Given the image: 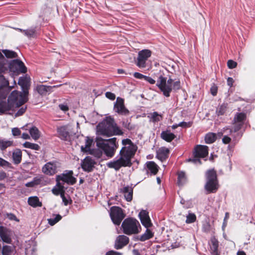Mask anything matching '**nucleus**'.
Instances as JSON below:
<instances>
[{"label":"nucleus","instance_id":"obj_1","mask_svg":"<svg viewBox=\"0 0 255 255\" xmlns=\"http://www.w3.org/2000/svg\"><path fill=\"white\" fill-rule=\"evenodd\" d=\"M123 147L120 151V157L107 163L109 168L119 170L122 167H130L132 165L131 158L137 150V146L128 138L122 140Z\"/></svg>","mask_w":255,"mask_h":255},{"label":"nucleus","instance_id":"obj_2","mask_svg":"<svg viewBox=\"0 0 255 255\" xmlns=\"http://www.w3.org/2000/svg\"><path fill=\"white\" fill-rule=\"evenodd\" d=\"M97 132L99 134L111 136L113 135H122L123 132L117 126L114 119L107 117L97 127Z\"/></svg>","mask_w":255,"mask_h":255},{"label":"nucleus","instance_id":"obj_3","mask_svg":"<svg viewBox=\"0 0 255 255\" xmlns=\"http://www.w3.org/2000/svg\"><path fill=\"white\" fill-rule=\"evenodd\" d=\"M156 86L166 97L170 96V93L172 90H179L181 87L179 81H174L171 78L167 80V78L162 75L158 77Z\"/></svg>","mask_w":255,"mask_h":255},{"label":"nucleus","instance_id":"obj_4","mask_svg":"<svg viewBox=\"0 0 255 255\" xmlns=\"http://www.w3.org/2000/svg\"><path fill=\"white\" fill-rule=\"evenodd\" d=\"M97 146L102 149L104 153L109 157H112L115 153L118 146L116 143V138L114 137L104 140L101 137L96 138Z\"/></svg>","mask_w":255,"mask_h":255},{"label":"nucleus","instance_id":"obj_5","mask_svg":"<svg viewBox=\"0 0 255 255\" xmlns=\"http://www.w3.org/2000/svg\"><path fill=\"white\" fill-rule=\"evenodd\" d=\"M122 227L123 232L128 235L138 234L141 230L138 221L132 218L126 219L122 223Z\"/></svg>","mask_w":255,"mask_h":255},{"label":"nucleus","instance_id":"obj_6","mask_svg":"<svg viewBox=\"0 0 255 255\" xmlns=\"http://www.w3.org/2000/svg\"><path fill=\"white\" fill-rule=\"evenodd\" d=\"M207 182L205 186V189L209 192H215L218 188L216 172L210 169L206 173Z\"/></svg>","mask_w":255,"mask_h":255},{"label":"nucleus","instance_id":"obj_7","mask_svg":"<svg viewBox=\"0 0 255 255\" xmlns=\"http://www.w3.org/2000/svg\"><path fill=\"white\" fill-rule=\"evenodd\" d=\"M246 119V114L241 113L236 115L234 120V126L232 129L224 128L223 131L218 132L219 136H222L224 133L231 134L233 131L236 132L239 131L243 125Z\"/></svg>","mask_w":255,"mask_h":255},{"label":"nucleus","instance_id":"obj_8","mask_svg":"<svg viewBox=\"0 0 255 255\" xmlns=\"http://www.w3.org/2000/svg\"><path fill=\"white\" fill-rule=\"evenodd\" d=\"M26 101V93L22 94L17 91H13L8 99V102L12 104L14 108H17Z\"/></svg>","mask_w":255,"mask_h":255},{"label":"nucleus","instance_id":"obj_9","mask_svg":"<svg viewBox=\"0 0 255 255\" xmlns=\"http://www.w3.org/2000/svg\"><path fill=\"white\" fill-rule=\"evenodd\" d=\"M194 157L188 159L195 164H201L199 158H204L208 154V147L206 145H198L195 148Z\"/></svg>","mask_w":255,"mask_h":255},{"label":"nucleus","instance_id":"obj_10","mask_svg":"<svg viewBox=\"0 0 255 255\" xmlns=\"http://www.w3.org/2000/svg\"><path fill=\"white\" fill-rule=\"evenodd\" d=\"M110 217L113 223L119 225L125 217L122 209L116 206H113L110 210Z\"/></svg>","mask_w":255,"mask_h":255},{"label":"nucleus","instance_id":"obj_11","mask_svg":"<svg viewBox=\"0 0 255 255\" xmlns=\"http://www.w3.org/2000/svg\"><path fill=\"white\" fill-rule=\"evenodd\" d=\"M151 52L149 50L144 49L140 51L138 53L136 65L140 68H145L146 66V61L151 56Z\"/></svg>","mask_w":255,"mask_h":255},{"label":"nucleus","instance_id":"obj_12","mask_svg":"<svg viewBox=\"0 0 255 255\" xmlns=\"http://www.w3.org/2000/svg\"><path fill=\"white\" fill-rule=\"evenodd\" d=\"M9 68L11 71L17 73H25L27 71V69L24 63L18 59L11 61L9 65Z\"/></svg>","mask_w":255,"mask_h":255},{"label":"nucleus","instance_id":"obj_13","mask_svg":"<svg viewBox=\"0 0 255 255\" xmlns=\"http://www.w3.org/2000/svg\"><path fill=\"white\" fill-rule=\"evenodd\" d=\"M62 181L67 184L73 185L76 182V179L73 176V171H69L66 173L59 175L56 177V181Z\"/></svg>","mask_w":255,"mask_h":255},{"label":"nucleus","instance_id":"obj_14","mask_svg":"<svg viewBox=\"0 0 255 255\" xmlns=\"http://www.w3.org/2000/svg\"><path fill=\"white\" fill-rule=\"evenodd\" d=\"M71 127L69 125L64 126L57 128L59 137L62 140H68L72 134Z\"/></svg>","mask_w":255,"mask_h":255},{"label":"nucleus","instance_id":"obj_15","mask_svg":"<svg viewBox=\"0 0 255 255\" xmlns=\"http://www.w3.org/2000/svg\"><path fill=\"white\" fill-rule=\"evenodd\" d=\"M114 110L118 114L123 115H128L129 114L128 110L125 107L123 99L120 98H118L117 99L114 105Z\"/></svg>","mask_w":255,"mask_h":255},{"label":"nucleus","instance_id":"obj_16","mask_svg":"<svg viewBox=\"0 0 255 255\" xmlns=\"http://www.w3.org/2000/svg\"><path fill=\"white\" fill-rule=\"evenodd\" d=\"M57 165L56 163L49 162L47 163L42 167V172L49 175H52L57 172Z\"/></svg>","mask_w":255,"mask_h":255},{"label":"nucleus","instance_id":"obj_17","mask_svg":"<svg viewBox=\"0 0 255 255\" xmlns=\"http://www.w3.org/2000/svg\"><path fill=\"white\" fill-rule=\"evenodd\" d=\"M95 164V162L94 159L88 156L82 161L81 166L84 171L90 172L93 170Z\"/></svg>","mask_w":255,"mask_h":255},{"label":"nucleus","instance_id":"obj_18","mask_svg":"<svg viewBox=\"0 0 255 255\" xmlns=\"http://www.w3.org/2000/svg\"><path fill=\"white\" fill-rule=\"evenodd\" d=\"M128 242L129 239L128 237L125 235H119L115 241V248L117 250L121 249L126 246Z\"/></svg>","mask_w":255,"mask_h":255},{"label":"nucleus","instance_id":"obj_19","mask_svg":"<svg viewBox=\"0 0 255 255\" xmlns=\"http://www.w3.org/2000/svg\"><path fill=\"white\" fill-rule=\"evenodd\" d=\"M139 216L142 224L145 228H148L151 226V223L148 216V213L146 211H141L139 213Z\"/></svg>","mask_w":255,"mask_h":255},{"label":"nucleus","instance_id":"obj_20","mask_svg":"<svg viewBox=\"0 0 255 255\" xmlns=\"http://www.w3.org/2000/svg\"><path fill=\"white\" fill-rule=\"evenodd\" d=\"M169 150L167 148L162 147L157 151L156 156L161 161L165 160L169 154Z\"/></svg>","mask_w":255,"mask_h":255},{"label":"nucleus","instance_id":"obj_21","mask_svg":"<svg viewBox=\"0 0 255 255\" xmlns=\"http://www.w3.org/2000/svg\"><path fill=\"white\" fill-rule=\"evenodd\" d=\"M161 137L166 141L170 142L176 137V136L169 130H166L161 133Z\"/></svg>","mask_w":255,"mask_h":255},{"label":"nucleus","instance_id":"obj_22","mask_svg":"<svg viewBox=\"0 0 255 255\" xmlns=\"http://www.w3.org/2000/svg\"><path fill=\"white\" fill-rule=\"evenodd\" d=\"M12 109H13V107L10 102L8 101L7 103L5 101L0 102V113H3Z\"/></svg>","mask_w":255,"mask_h":255},{"label":"nucleus","instance_id":"obj_23","mask_svg":"<svg viewBox=\"0 0 255 255\" xmlns=\"http://www.w3.org/2000/svg\"><path fill=\"white\" fill-rule=\"evenodd\" d=\"M52 192L56 195L60 194L61 196L65 192L63 185L59 181H57L56 186L52 189Z\"/></svg>","mask_w":255,"mask_h":255},{"label":"nucleus","instance_id":"obj_24","mask_svg":"<svg viewBox=\"0 0 255 255\" xmlns=\"http://www.w3.org/2000/svg\"><path fill=\"white\" fill-rule=\"evenodd\" d=\"M146 166L148 170L154 175H155L158 171V165L153 161L147 162Z\"/></svg>","mask_w":255,"mask_h":255},{"label":"nucleus","instance_id":"obj_25","mask_svg":"<svg viewBox=\"0 0 255 255\" xmlns=\"http://www.w3.org/2000/svg\"><path fill=\"white\" fill-rule=\"evenodd\" d=\"M30 78L29 77L24 76L19 79L18 84L23 89L30 86Z\"/></svg>","mask_w":255,"mask_h":255},{"label":"nucleus","instance_id":"obj_26","mask_svg":"<svg viewBox=\"0 0 255 255\" xmlns=\"http://www.w3.org/2000/svg\"><path fill=\"white\" fill-rule=\"evenodd\" d=\"M148 118L150 119V121L153 123L158 122L162 120V116L159 114L157 112H154L148 115Z\"/></svg>","mask_w":255,"mask_h":255},{"label":"nucleus","instance_id":"obj_27","mask_svg":"<svg viewBox=\"0 0 255 255\" xmlns=\"http://www.w3.org/2000/svg\"><path fill=\"white\" fill-rule=\"evenodd\" d=\"M0 237H1L2 240L6 243H10L11 242V239L7 235L5 229L2 227L0 226Z\"/></svg>","mask_w":255,"mask_h":255},{"label":"nucleus","instance_id":"obj_28","mask_svg":"<svg viewBox=\"0 0 255 255\" xmlns=\"http://www.w3.org/2000/svg\"><path fill=\"white\" fill-rule=\"evenodd\" d=\"M93 141L92 139L87 138L85 146H81V150L84 152L91 153V150L90 147Z\"/></svg>","mask_w":255,"mask_h":255},{"label":"nucleus","instance_id":"obj_29","mask_svg":"<svg viewBox=\"0 0 255 255\" xmlns=\"http://www.w3.org/2000/svg\"><path fill=\"white\" fill-rule=\"evenodd\" d=\"M125 197L127 201H130L132 199V190L131 188L126 187L124 188Z\"/></svg>","mask_w":255,"mask_h":255},{"label":"nucleus","instance_id":"obj_30","mask_svg":"<svg viewBox=\"0 0 255 255\" xmlns=\"http://www.w3.org/2000/svg\"><path fill=\"white\" fill-rule=\"evenodd\" d=\"M33 150L35 151V153H37V155H35L36 158H42L43 157V153L38 144L33 143Z\"/></svg>","mask_w":255,"mask_h":255},{"label":"nucleus","instance_id":"obj_31","mask_svg":"<svg viewBox=\"0 0 255 255\" xmlns=\"http://www.w3.org/2000/svg\"><path fill=\"white\" fill-rule=\"evenodd\" d=\"M186 182V177L185 174L183 171H180L178 173V184L179 186L183 185Z\"/></svg>","mask_w":255,"mask_h":255},{"label":"nucleus","instance_id":"obj_32","mask_svg":"<svg viewBox=\"0 0 255 255\" xmlns=\"http://www.w3.org/2000/svg\"><path fill=\"white\" fill-rule=\"evenodd\" d=\"M210 248L212 253H218V241L215 238H212L211 239Z\"/></svg>","mask_w":255,"mask_h":255},{"label":"nucleus","instance_id":"obj_33","mask_svg":"<svg viewBox=\"0 0 255 255\" xmlns=\"http://www.w3.org/2000/svg\"><path fill=\"white\" fill-rule=\"evenodd\" d=\"M216 139L215 133L210 132L207 133L205 137V140L206 143L210 144L214 142Z\"/></svg>","mask_w":255,"mask_h":255},{"label":"nucleus","instance_id":"obj_34","mask_svg":"<svg viewBox=\"0 0 255 255\" xmlns=\"http://www.w3.org/2000/svg\"><path fill=\"white\" fill-rule=\"evenodd\" d=\"M51 88L49 86L39 85L36 87V90L41 95L45 94Z\"/></svg>","mask_w":255,"mask_h":255},{"label":"nucleus","instance_id":"obj_35","mask_svg":"<svg viewBox=\"0 0 255 255\" xmlns=\"http://www.w3.org/2000/svg\"><path fill=\"white\" fill-rule=\"evenodd\" d=\"M13 159L16 164L19 163L21 159V152L19 150H16L13 153Z\"/></svg>","mask_w":255,"mask_h":255},{"label":"nucleus","instance_id":"obj_36","mask_svg":"<svg viewBox=\"0 0 255 255\" xmlns=\"http://www.w3.org/2000/svg\"><path fill=\"white\" fill-rule=\"evenodd\" d=\"M153 236V234L149 230L146 229V231L144 234L142 235L140 237V240L141 241H145L150 238Z\"/></svg>","mask_w":255,"mask_h":255},{"label":"nucleus","instance_id":"obj_37","mask_svg":"<svg viewBox=\"0 0 255 255\" xmlns=\"http://www.w3.org/2000/svg\"><path fill=\"white\" fill-rule=\"evenodd\" d=\"M12 141L10 140H5L3 139H0V149L4 150L7 147L11 146Z\"/></svg>","mask_w":255,"mask_h":255},{"label":"nucleus","instance_id":"obj_38","mask_svg":"<svg viewBox=\"0 0 255 255\" xmlns=\"http://www.w3.org/2000/svg\"><path fill=\"white\" fill-rule=\"evenodd\" d=\"M13 251V248L9 246H4L2 247V255H10Z\"/></svg>","mask_w":255,"mask_h":255},{"label":"nucleus","instance_id":"obj_39","mask_svg":"<svg viewBox=\"0 0 255 255\" xmlns=\"http://www.w3.org/2000/svg\"><path fill=\"white\" fill-rule=\"evenodd\" d=\"M2 52L8 58H15L17 56L15 52L9 50H3Z\"/></svg>","mask_w":255,"mask_h":255},{"label":"nucleus","instance_id":"obj_40","mask_svg":"<svg viewBox=\"0 0 255 255\" xmlns=\"http://www.w3.org/2000/svg\"><path fill=\"white\" fill-rule=\"evenodd\" d=\"M227 110V104H223L220 106L216 110V113L218 116L223 115Z\"/></svg>","mask_w":255,"mask_h":255},{"label":"nucleus","instance_id":"obj_41","mask_svg":"<svg viewBox=\"0 0 255 255\" xmlns=\"http://www.w3.org/2000/svg\"><path fill=\"white\" fill-rule=\"evenodd\" d=\"M41 135V132L36 127H33V139L37 140Z\"/></svg>","mask_w":255,"mask_h":255},{"label":"nucleus","instance_id":"obj_42","mask_svg":"<svg viewBox=\"0 0 255 255\" xmlns=\"http://www.w3.org/2000/svg\"><path fill=\"white\" fill-rule=\"evenodd\" d=\"M196 219V216L194 214L190 213L187 216L186 222L187 223H193L195 221Z\"/></svg>","mask_w":255,"mask_h":255},{"label":"nucleus","instance_id":"obj_43","mask_svg":"<svg viewBox=\"0 0 255 255\" xmlns=\"http://www.w3.org/2000/svg\"><path fill=\"white\" fill-rule=\"evenodd\" d=\"M61 219V216L59 215H57L54 219L51 218L48 219V223L50 225L53 226L60 221Z\"/></svg>","mask_w":255,"mask_h":255},{"label":"nucleus","instance_id":"obj_44","mask_svg":"<svg viewBox=\"0 0 255 255\" xmlns=\"http://www.w3.org/2000/svg\"><path fill=\"white\" fill-rule=\"evenodd\" d=\"M42 203L39 201L38 198L36 196H33V207H41Z\"/></svg>","mask_w":255,"mask_h":255},{"label":"nucleus","instance_id":"obj_45","mask_svg":"<svg viewBox=\"0 0 255 255\" xmlns=\"http://www.w3.org/2000/svg\"><path fill=\"white\" fill-rule=\"evenodd\" d=\"M0 85L1 86V88L8 85V81L3 76H0Z\"/></svg>","mask_w":255,"mask_h":255},{"label":"nucleus","instance_id":"obj_46","mask_svg":"<svg viewBox=\"0 0 255 255\" xmlns=\"http://www.w3.org/2000/svg\"><path fill=\"white\" fill-rule=\"evenodd\" d=\"M210 228L211 226L209 223L206 222L203 224L202 230L203 232H208L210 231Z\"/></svg>","mask_w":255,"mask_h":255},{"label":"nucleus","instance_id":"obj_47","mask_svg":"<svg viewBox=\"0 0 255 255\" xmlns=\"http://www.w3.org/2000/svg\"><path fill=\"white\" fill-rule=\"evenodd\" d=\"M0 74H1L6 70V68L4 66L5 63V59L1 58L0 59Z\"/></svg>","mask_w":255,"mask_h":255},{"label":"nucleus","instance_id":"obj_48","mask_svg":"<svg viewBox=\"0 0 255 255\" xmlns=\"http://www.w3.org/2000/svg\"><path fill=\"white\" fill-rule=\"evenodd\" d=\"M228 66L230 69H233L237 67V62L234 61L233 60H230L228 61L227 63Z\"/></svg>","mask_w":255,"mask_h":255},{"label":"nucleus","instance_id":"obj_49","mask_svg":"<svg viewBox=\"0 0 255 255\" xmlns=\"http://www.w3.org/2000/svg\"><path fill=\"white\" fill-rule=\"evenodd\" d=\"M12 135L13 136H18L20 135L21 131L20 129L18 128H13L11 130Z\"/></svg>","mask_w":255,"mask_h":255},{"label":"nucleus","instance_id":"obj_50","mask_svg":"<svg viewBox=\"0 0 255 255\" xmlns=\"http://www.w3.org/2000/svg\"><path fill=\"white\" fill-rule=\"evenodd\" d=\"M191 125H192V123L191 122L187 123V122H180L178 124V126L179 127H181L183 128H188V127H190L191 126Z\"/></svg>","mask_w":255,"mask_h":255},{"label":"nucleus","instance_id":"obj_51","mask_svg":"<svg viewBox=\"0 0 255 255\" xmlns=\"http://www.w3.org/2000/svg\"><path fill=\"white\" fill-rule=\"evenodd\" d=\"M106 96L107 98L110 99V100H114L116 98V96L114 94L111 93V92H106Z\"/></svg>","mask_w":255,"mask_h":255},{"label":"nucleus","instance_id":"obj_52","mask_svg":"<svg viewBox=\"0 0 255 255\" xmlns=\"http://www.w3.org/2000/svg\"><path fill=\"white\" fill-rule=\"evenodd\" d=\"M7 217L10 220H14L16 222H19V220L13 214H7Z\"/></svg>","mask_w":255,"mask_h":255},{"label":"nucleus","instance_id":"obj_53","mask_svg":"<svg viewBox=\"0 0 255 255\" xmlns=\"http://www.w3.org/2000/svg\"><path fill=\"white\" fill-rule=\"evenodd\" d=\"M133 76L137 79H144L145 75H143L140 73L138 72H135L133 74Z\"/></svg>","mask_w":255,"mask_h":255},{"label":"nucleus","instance_id":"obj_54","mask_svg":"<svg viewBox=\"0 0 255 255\" xmlns=\"http://www.w3.org/2000/svg\"><path fill=\"white\" fill-rule=\"evenodd\" d=\"M144 80L151 84H154L155 83V80L148 76H145Z\"/></svg>","mask_w":255,"mask_h":255},{"label":"nucleus","instance_id":"obj_55","mask_svg":"<svg viewBox=\"0 0 255 255\" xmlns=\"http://www.w3.org/2000/svg\"><path fill=\"white\" fill-rule=\"evenodd\" d=\"M41 182V178L34 177L33 180V185L40 184Z\"/></svg>","mask_w":255,"mask_h":255},{"label":"nucleus","instance_id":"obj_56","mask_svg":"<svg viewBox=\"0 0 255 255\" xmlns=\"http://www.w3.org/2000/svg\"><path fill=\"white\" fill-rule=\"evenodd\" d=\"M231 138L227 135H225L222 139L223 142L225 144H227L230 142Z\"/></svg>","mask_w":255,"mask_h":255},{"label":"nucleus","instance_id":"obj_57","mask_svg":"<svg viewBox=\"0 0 255 255\" xmlns=\"http://www.w3.org/2000/svg\"><path fill=\"white\" fill-rule=\"evenodd\" d=\"M59 108L63 111H67L69 109L68 107L66 105L60 104L59 105Z\"/></svg>","mask_w":255,"mask_h":255},{"label":"nucleus","instance_id":"obj_58","mask_svg":"<svg viewBox=\"0 0 255 255\" xmlns=\"http://www.w3.org/2000/svg\"><path fill=\"white\" fill-rule=\"evenodd\" d=\"M211 93L213 96L216 95L217 93V88L216 86H213L210 89Z\"/></svg>","mask_w":255,"mask_h":255},{"label":"nucleus","instance_id":"obj_59","mask_svg":"<svg viewBox=\"0 0 255 255\" xmlns=\"http://www.w3.org/2000/svg\"><path fill=\"white\" fill-rule=\"evenodd\" d=\"M106 255H122V254L114 251H111L107 252Z\"/></svg>","mask_w":255,"mask_h":255},{"label":"nucleus","instance_id":"obj_60","mask_svg":"<svg viewBox=\"0 0 255 255\" xmlns=\"http://www.w3.org/2000/svg\"><path fill=\"white\" fill-rule=\"evenodd\" d=\"M61 197L62 199V201L65 206H67L68 204L69 201L65 197L64 195V193L61 195Z\"/></svg>","mask_w":255,"mask_h":255},{"label":"nucleus","instance_id":"obj_61","mask_svg":"<svg viewBox=\"0 0 255 255\" xmlns=\"http://www.w3.org/2000/svg\"><path fill=\"white\" fill-rule=\"evenodd\" d=\"M8 165V162L4 159L0 158V166H7Z\"/></svg>","mask_w":255,"mask_h":255},{"label":"nucleus","instance_id":"obj_62","mask_svg":"<svg viewBox=\"0 0 255 255\" xmlns=\"http://www.w3.org/2000/svg\"><path fill=\"white\" fill-rule=\"evenodd\" d=\"M234 83V80L232 78L229 77L227 79V83L229 86L232 87Z\"/></svg>","mask_w":255,"mask_h":255},{"label":"nucleus","instance_id":"obj_63","mask_svg":"<svg viewBox=\"0 0 255 255\" xmlns=\"http://www.w3.org/2000/svg\"><path fill=\"white\" fill-rule=\"evenodd\" d=\"M23 146L25 148H32V143L29 142H25L23 143Z\"/></svg>","mask_w":255,"mask_h":255},{"label":"nucleus","instance_id":"obj_64","mask_svg":"<svg viewBox=\"0 0 255 255\" xmlns=\"http://www.w3.org/2000/svg\"><path fill=\"white\" fill-rule=\"evenodd\" d=\"M24 112V110L21 109L16 114V116H19L22 115Z\"/></svg>","mask_w":255,"mask_h":255}]
</instances>
